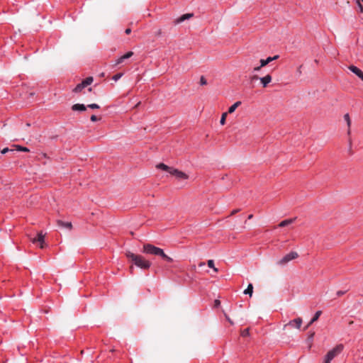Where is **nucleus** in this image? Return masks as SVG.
<instances>
[{
    "instance_id": "obj_1",
    "label": "nucleus",
    "mask_w": 363,
    "mask_h": 363,
    "mask_svg": "<svg viewBox=\"0 0 363 363\" xmlns=\"http://www.w3.org/2000/svg\"><path fill=\"white\" fill-rule=\"evenodd\" d=\"M143 252L149 255L160 256L169 262H172L173 261V259L170 257L167 256L164 252L162 249L155 247V245L151 244H145L143 245Z\"/></svg>"
},
{
    "instance_id": "obj_2",
    "label": "nucleus",
    "mask_w": 363,
    "mask_h": 363,
    "mask_svg": "<svg viewBox=\"0 0 363 363\" xmlns=\"http://www.w3.org/2000/svg\"><path fill=\"white\" fill-rule=\"evenodd\" d=\"M126 257L130 259L135 266L143 269H147L151 266V262L145 259L141 255H135L131 252H127Z\"/></svg>"
},
{
    "instance_id": "obj_3",
    "label": "nucleus",
    "mask_w": 363,
    "mask_h": 363,
    "mask_svg": "<svg viewBox=\"0 0 363 363\" xmlns=\"http://www.w3.org/2000/svg\"><path fill=\"white\" fill-rule=\"evenodd\" d=\"M344 350V345L342 344H338L332 350L328 352L324 357L323 363H330L331 361L339 355Z\"/></svg>"
},
{
    "instance_id": "obj_4",
    "label": "nucleus",
    "mask_w": 363,
    "mask_h": 363,
    "mask_svg": "<svg viewBox=\"0 0 363 363\" xmlns=\"http://www.w3.org/2000/svg\"><path fill=\"white\" fill-rule=\"evenodd\" d=\"M298 257V255L296 252H291L284 256L280 260L278 261L277 264L279 265L284 266L286 264L290 261L295 259Z\"/></svg>"
},
{
    "instance_id": "obj_5",
    "label": "nucleus",
    "mask_w": 363,
    "mask_h": 363,
    "mask_svg": "<svg viewBox=\"0 0 363 363\" xmlns=\"http://www.w3.org/2000/svg\"><path fill=\"white\" fill-rule=\"evenodd\" d=\"M33 243L39 244L40 248L44 247L45 235L42 232L38 233L37 237L31 239Z\"/></svg>"
},
{
    "instance_id": "obj_6",
    "label": "nucleus",
    "mask_w": 363,
    "mask_h": 363,
    "mask_svg": "<svg viewBox=\"0 0 363 363\" xmlns=\"http://www.w3.org/2000/svg\"><path fill=\"white\" fill-rule=\"evenodd\" d=\"M169 174L175 176L179 179H187L189 177L184 172L174 168L169 170Z\"/></svg>"
},
{
    "instance_id": "obj_7",
    "label": "nucleus",
    "mask_w": 363,
    "mask_h": 363,
    "mask_svg": "<svg viewBox=\"0 0 363 363\" xmlns=\"http://www.w3.org/2000/svg\"><path fill=\"white\" fill-rule=\"evenodd\" d=\"M302 324V319L301 318H295L292 320H290L287 324L284 325V328L287 326L295 327L297 329H300Z\"/></svg>"
},
{
    "instance_id": "obj_8",
    "label": "nucleus",
    "mask_w": 363,
    "mask_h": 363,
    "mask_svg": "<svg viewBox=\"0 0 363 363\" xmlns=\"http://www.w3.org/2000/svg\"><path fill=\"white\" fill-rule=\"evenodd\" d=\"M348 69L363 81V72L354 65H350Z\"/></svg>"
},
{
    "instance_id": "obj_9",
    "label": "nucleus",
    "mask_w": 363,
    "mask_h": 363,
    "mask_svg": "<svg viewBox=\"0 0 363 363\" xmlns=\"http://www.w3.org/2000/svg\"><path fill=\"white\" fill-rule=\"evenodd\" d=\"M193 16H194L193 13H185V14L181 16L180 17L176 18L174 20V23L175 24H179V23L184 22L186 20L190 19L191 18L193 17Z\"/></svg>"
},
{
    "instance_id": "obj_10",
    "label": "nucleus",
    "mask_w": 363,
    "mask_h": 363,
    "mask_svg": "<svg viewBox=\"0 0 363 363\" xmlns=\"http://www.w3.org/2000/svg\"><path fill=\"white\" fill-rule=\"evenodd\" d=\"M259 79L263 87H267L272 79V76L270 74H267L266 76L260 77Z\"/></svg>"
},
{
    "instance_id": "obj_11",
    "label": "nucleus",
    "mask_w": 363,
    "mask_h": 363,
    "mask_svg": "<svg viewBox=\"0 0 363 363\" xmlns=\"http://www.w3.org/2000/svg\"><path fill=\"white\" fill-rule=\"evenodd\" d=\"M72 109L74 111H84L86 109V107L84 104H76L72 106Z\"/></svg>"
},
{
    "instance_id": "obj_12",
    "label": "nucleus",
    "mask_w": 363,
    "mask_h": 363,
    "mask_svg": "<svg viewBox=\"0 0 363 363\" xmlns=\"http://www.w3.org/2000/svg\"><path fill=\"white\" fill-rule=\"evenodd\" d=\"M321 313H322V312L320 311H316L314 316L313 317V318L311 320V321L308 323V324L304 328V330H306L311 324H313L314 322H315L319 318Z\"/></svg>"
},
{
    "instance_id": "obj_13",
    "label": "nucleus",
    "mask_w": 363,
    "mask_h": 363,
    "mask_svg": "<svg viewBox=\"0 0 363 363\" xmlns=\"http://www.w3.org/2000/svg\"><path fill=\"white\" fill-rule=\"evenodd\" d=\"M295 220H296V218L284 220H282L281 222L279 223V227H281L282 228V227L287 226V225L293 223Z\"/></svg>"
},
{
    "instance_id": "obj_14",
    "label": "nucleus",
    "mask_w": 363,
    "mask_h": 363,
    "mask_svg": "<svg viewBox=\"0 0 363 363\" xmlns=\"http://www.w3.org/2000/svg\"><path fill=\"white\" fill-rule=\"evenodd\" d=\"M241 104V101H237L235 104H233L231 106L229 107L228 113H233L236 108Z\"/></svg>"
},
{
    "instance_id": "obj_15",
    "label": "nucleus",
    "mask_w": 363,
    "mask_h": 363,
    "mask_svg": "<svg viewBox=\"0 0 363 363\" xmlns=\"http://www.w3.org/2000/svg\"><path fill=\"white\" fill-rule=\"evenodd\" d=\"M86 86L84 84L82 81L81 83L78 84L76 87L74 89L73 91L78 93L82 91Z\"/></svg>"
},
{
    "instance_id": "obj_16",
    "label": "nucleus",
    "mask_w": 363,
    "mask_h": 363,
    "mask_svg": "<svg viewBox=\"0 0 363 363\" xmlns=\"http://www.w3.org/2000/svg\"><path fill=\"white\" fill-rule=\"evenodd\" d=\"M157 167L158 169H162L164 171L168 172L169 173V170L173 169L172 167H168L167 165H166V164H164L163 163L158 164L157 165Z\"/></svg>"
},
{
    "instance_id": "obj_17",
    "label": "nucleus",
    "mask_w": 363,
    "mask_h": 363,
    "mask_svg": "<svg viewBox=\"0 0 363 363\" xmlns=\"http://www.w3.org/2000/svg\"><path fill=\"white\" fill-rule=\"evenodd\" d=\"M57 223H58V225L59 226H61V227H63V228H68V229H70L72 228V224L71 223H65L62 220H58L57 221Z\"/></svg>"
},
{
    "instance_id": "obj_18",
    "label": "nucleus",
    "mask_w": 363,
    "mask_h": 363,
    "mask_svg": "<svg viewBox=\"0 0 363 363\" xmlns=\"http://www.w3.org/2000/svg\"><path fill=\"white\" fill-rule=\"evenodd\" d=\"M253 292V286L252 284H249L247 289L244 291L245 294H249L250 296H252Z\"/></svg>"
},
{
    "instance_id": "obj_19",
    "label": "nucleus",
    "mask_w": 363,
    "mask_h": 363,
    "mask_svg": "<svg viewBox=\"0 0 363 363\" xmlns=\"http://www.w3.org/2000/svg\"><path fill=\"white\" fill-rule=\"evenodd\" d=\"M344 119L346 121L348 128H350L351 125V120L349 113H345L344 115ZM348 133H350V129L348 130Z\"/></svg>"
},
{
    "instance_id": "obj_20",
    "label": "nucleus",
    "mask_w": 363,
    "mask_h": 363,
    "mask_svg": "<svg viewBox=\"0 0 363 363\" xmlns=\"http://www.w3.org/2000/svg\"><path fill=\"white\" fill-rule=\"evenodd\" d=\"M208 267L213 269L215 272H218V269L214 265V262L213 259H209L207 262Z\"/></svg>"
},
{
    "instance_id": "obj_21",
    "label": "nucleus",
    "mask_w": 363,
    "mask_h": 363,
    "mask_svg": "<svg viewBox=\"0 0 363 363\" xmlns=\"http://www.w3.org/2000/svg\"><path fill=\"white\" fill-rule=\"evenodd\" d=\"M94 81V79L92 77H88L84 80H83L84 84L87 86L88 85H90Z\"/></svg>"
},
{
    "instance_id": "obj_22",
    "label": "nucleus",
    "mask_w": 363,
    "mask_h": 363,
    "mask_svg": "<svg viewBox=\"0 0 363 363\" xmlns=\"http://www.w3.org/2000/svg\"><path fill=\"white\" fill-rule=\"evenodd\" d=\"M359 12L363 13V0H356Z\"/></svg>"
},
{
    "instance_id": "obj_23",
    "label": "nucleus",
    "mask_w": 363,
    "mask_h": 363,
    "mask_svg": "<svg viewBox=\"0 0 363 363\" xmlns=\"http://www.w3.org/2000/svg\"><path fill=\"white\" fill-rule=\"evenodd\" d=\"M227 114H228V113H223L222 114L221 118H220V123L221 125H224L225 124Z\"/></svg>"
},
{
    "instance_id": "obj_24",
    "label": "nucleus",
    "mask_w": 363,
    "mask_h": 363,
    "mask_svg": "<svg viewBox=\"0 0 363 363\" xmlns=\"http://www.w3.org/2000/svg\"><path fill=\"white\" fill-rule=\"evenodd\" d=\"M123 76V74L122 73H118L115 75L113 76L112 77V79L114 80L115 82L118 81L119 79H121V77Z\"/></svg>"
},
{
    "instance_id": "obj_25",
    "label": "nucleus",
    "mask_w": 363,
    "mask_h": 363,
    "mask_svg": "<svg viewBox=\"0 0 363 363\" xmlns=\"http://www.w3.org/2000/svg\"><path fill=\"white\" fill-rule=\"evenodd\" d=\"M250 334L249 333V329L248 328H246L245 330H243L242 332H241V335L242 337H246V336H248Z\"/></svg>"
},
{
    "instance_id": "obj_26",
    "label": "nucleus",
    "mask_w": 363,
    "mask_h": 363,
    "mask_svg": "<svg viewBox=\"0 0 363 363\" xmlns=\"http://www.w3.org/2000/svg\"><path fill=\"white\" fill-rule=\"evenodd\" d=\"M87 107L94 109V108H99V106L96 104H91L87 106Z\"/></svg>"
},
{
    "instance_id": "obj_27",
    "label": "nucleus",
    "mask_w": 363,
    "mask_h": 363,
    "mask_svg": "<svg viewBox=\"0 0 363 363\" xmlns=\"http://www.w3.org/2000/svg\"><path fill=\"white\" fill-rule=\"evenodd\" d=\"M268 65V64H267V61L265 60V59H262V60H260V66H261L262 67H264V66H266V65Z\"/></svg>"
},
{
    "instance_id": "obj_28",
    "label": "nucleus",
    "mask_w": 363,
    "mask_h": 363,
    "mask_svg": "<svg viewBox=\"0 0 363 363\" xmlns=\"http://www.w3.org/2000/svg\"><path fill=\"white\" fill-rule=\"evenodd\" d=\"M200 83H201V85H205V84H207V82H206V79L203 77H201Z\"/></svg>"
},
{
    "instance_id": "obj_29",
    "label": "nucleus",
    "mask_w": 363,
    "mask_h": 363,
    "mask_svg": "<svg viewBox=\"0 0 363 363\" xmlns=\"http://www.w3.org/2000/svg\"><path fill=\"white\" fill-rule=\"evenodd\" d=\"M18 149L21 151H23V152H28L29 150L26 147H21V146H18Z\"/></svg>"
},
{
    "instance_id": "obj_30",
    "label": "nucleus",
    "mask_w": 363,
    "mask_h": 363,
    "mask_svg": "<svg viewBox=\"0 0 363 363\" xmlns=\"http://www.w3.org/2000/svg\"><path fill=\"white\" fill-rule=\"evenodd\" d=\"M124 60L122 59L121 57H120L116 61V65H118L119 64H121Z\"/></svg>"
},
{
    "instance_id": "obj_31",
    "label": "nucleus",
    "mask_w": 363,
    "mask_h": 363,
    "mask_svg": "<svg viewBox=\"0 0 363 363\" xmlns=\"http://www.w3.org/2000/svg\"><path fill=\"white\" fill-rule=\"evenodd\" d=\"M225 317L226 318V320L231 324V325H233L234 323L233 322V320L230 318V317L226 314L225 313Z\"/></svg>"
},
{
    "instance_id": "obj_32",
    "label": "nucleus",
    "mask_w": 363,
    "mask_h": 363,
    "mask_svg": "<svg viewBox=\"0 0 363 363\" xmlns=\"http://www.w3.org/2000/svg\"><path fill=\"white\" fill-rule=\"evenodd\" d=\"M91 121L92 122H95V121H97L99 120V118L95 116V115H92L90 118Z\"/></svg>"
},
{
    "instance_id": "obj_33",
    "label": "nucleus",
    "mask_w": 363,
    "mask_h": 363,
    "mask_svg": "<svg viewBox=\"0 0 363 363\" xmlns=\"http://www.w3.org/2000/svg\"><path fill=\"white\" fill-rule=\"evenodd\" d=\"M125 55H126L127 58L128 59L133 55V52L132 51L128 52L127 53H125Z\"/></svg>"
},
{
    "instance_id": "obj_34",
    "label": "nucleus",
    "mask_w": 363,
    "mask_h": 363,
    "mask_svg": "<svg viewBox=\"0 0 363 363\" xmlns=\"http://www.w3.org/2000/svg\"><path fill=\"white\" fill-rule=\"evenodd\" d=\"M125 55H126L127 58L128 59L133 55V52L132 51L128 52L127 53H125Z\"/></svg>"
},
{
    "instance_id": "obj_35",
    "label": "nucleus",
    "mask_w": 363,
    "mask_h": 363,
    "mask_svg": "<svg viewBox=\"0 0 363 363\" xmlns=\"http://www.w3.org/2000/svg\"><path fill=\"white\" fill-rule=\"evenodd\" d=\"M261 68H262V67L260 65L258 66V67H254L253 71L254 72H258V71L260 70Z\"/></svg>"
},
{
    "instance_id": "obj_36",
    "label": "nucleus",
    "mask_w": 363,
    "mask_h": 363,
    "mask_svg": "<svg viewBox=\"0 0 363 363\" xmlns=\"http://www.w3.org/2000/svg\"><path fill=\"white\" fill-rule=\"evenodd\" d=\"M265 60L267 61V64H269L272 62V57H268L267 59H265Z\"/></svg>"
},
{
    "instance_id": "obj_37",
    "label": "nucleus",
    "mask_w": 363,
    "mask_h": 363,
    "mask_svg": "<svg viewBox=\"0 0 363 363\" xmlns=\"http://www.w3.org/2000/svg\"><path fill=\"white\" fill-rule=\"evenodd\" d=\"M344 294H345V291H338L337 292V295L338 296H342Z\"/></svg>"
},
{
    "instance_id": "obj_38",
    "label": "nucleus",
    "mask_w": 363,
    "mask_h": 363,
    "mask_svg": "<svg viewBox=\"0 0 363 363\" xmlns=\"http://www.w3.org/2000/svg\"><path fill=\"white\" fill-rule=\"evenodd\" d=\"M214 304L216 307H218V306H220V302L219 300H216Z\"/></svg>"
},
{
    "instance_id": "obj_39",
    "label": "nucleus",
    "mask_w": 363,
    "mask_h": 363,
    "mask_svg": "<svg viewBox=\"0 0 363 363\" xmlns=\"http://www.w3.org/2000/svg\"><path fill=\"white\" fill-rule=\"evenodd\" d=\"M125 34H127V35L130 34V33H131V29H130V28H126V29L125 30Z\"/></svg>"
},
{
    "instance_id": "obj_40",
    "label": "nucleus",
    "mask_w": 363,
    "mask_h": 363,
    "mask_svg": "<svg viewBox=\"0 0 363 363\" xmlns=\"http://www.w3.org/2000/svg\"><path fill=\"white\" fill-rule=\"evenodd\" d=\"M9 148H7V147H6V148H4V149H3V150L1 151V154H5V153H6V152H9Z\"/></svg>"
},
{
    "instance_id": "obj_41",
    "label": "nucleus",
    "mask_w": 363,
    "mask_h": 363,
    "mask_svg": "<svg viewBox=\"0 0 363 363\" xmlns=\"http://www.w3.org/2000/svg\"><path fill=\"white\" fill-rule=\"evenodd\" d=\"M240 210L239 209H235V210H233L231 213V215H234L235 213H238Z\"/></svg>"
},
{
    "instance_id": "obj_42",
    "label": "nucleus",
    "mask_w": 363,
    "mask_h": 363,
    "mask_svg": "<svg viewBox=\"0 0 363 363\" xmlns=\"http://www.w3.org/2000/svg\"><path fill=\"white\" fill-rule=\"evenodd\" d=\"M313 336H314V333H311V335L309 336V340L311 341H312L313 338Z\"/></svg>"
},
{
    "instance_id": "obj_43",
    "label": "nucleus",
    "mask_w": 363,
    "mask_h": 363,
    "mask_svg": "<svg viewBox=\"0 0 363 363\" xmlns=\"http://www.w3.org/2000/svg\"><path fill=\"white\" fill-rule=\"evenodd\" d=\"M272 61H273V60H277V59H278V58H279V55H275V56H274V57H272Z\"/></svg>"
},
{
    "instance_id": "obj_44",
    "label": "nucleus",
    "mask_w": 363,
    "mask_h": 363,
    "mask_svg": "<svg viewBox=\"0 0 363 363\" xmlns=\"http://www.w3.org/2000/svg\"><path fill=\"white\" fill-rule=\"evenodd\" d=\"M121 57H122V59H123V60H125L128 59V58H127V57H126V55H125H125H123V56H121Z\"/></svg>"
},
{
    "instance_id": "obj_45",
    "label": "nucleus",
    "mask_w": 363,
    "mask_h": 363,
    "mask_svg": "<svg viewBox=\"0 0 363 363\" xmlns=\"http://www.w3.org/2000/svg\"><path fill=\"white\" fill-rule=\"evenodd\" d=\"M252 217H253V215H252V214H250V215H249V216H248V218H248V219H252Z\"/></svg>"
},
{
    "instance_id": "obj_46",
    "label": "nucleus",
    "mask_w": 363,
    "mask_h": 363,
    "mask_svg": "<svg viewBox=\"0 0 363 363\" xmlns=\"http://www.w3.org/2000/svg\"><path fill=\"white\" fill-rule=\"evenodd\" d=\"M258 79V77H257V76H254V77H252V79Z\"/></svg>"
},
{
    "instance_id": "obj_47",
    "label": "nucleus",
    "mask_w": 363,
    "mask_h": 363,
    "mask_svg": "<svg viewBox=\"0 0 363 363\" xmlns=\"http://www.w3.org/2000/svg\"><path fill=\"white\" fill-rule=\"evenodd\" d=\"M133 267H130V272H132V270H133Z\"/></svg>"
}]
</instances>
